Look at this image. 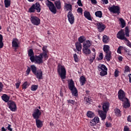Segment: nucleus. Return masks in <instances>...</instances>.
<instances>
[{
    "instance_id": "obj_1",
    "label": "nucleus",
    "mask_w": 131,
    "mask_h": 131,
    "mask_svg": "<svg viewBox=\"0 0 131 131\" xmlns=\"http://www.w3.org/2000/svg\"><path fill=\"white\" fill-rule=\"evenodd\" d=\"M54 4L50 0H47L46 6L49 8L50 12L55 14L57 13V10H61V2L56 1L54 2Z\"/></svg>"
},
{
    "instance_id": "obj_2",
    "label": "nucleus",
    "mask_w": 131,
    "mask_h": 131,
    "mask_svg": "<svg viewBox=\"0 0 131 131\" xmlns=\"http://www.w3.org/2000/svg\"><path fill=\"white\" fill-rule=\"evenodd\" d=\"M129 37V29L128 27H126L125 28V33L124 30L121 29L117 34V37L118 39H120L121 40H125L127 39L126 37Z\"/></svg>"
},
{
    "instance_id": "obj_3",
    "label": "nucleus",
    "mask_w": 131,
    "mask_h": 131,
    "mask_svg": "<svg viewBox=\"0 0 131 131\" xmlns=\"http://www.w3.org/2000/svg\"><path fill=\"white\" fill-rule=\"evenodd\" d=\"M68 88L70 91H71L73 97H78V91H77V89H76V87H75V85H74V81H73V80H70L68 84Z\"/></svg>"
},
{
    "instance_id": "obj_4",
    "label": "nucleus",
    "mask_w": 131,
    "mask_h": 131,
    "mask_svg": "<svg viewBox=\"0 0 131 131\" xmlns=\"http://www.w3.org/2000/svg\"><path fill=\"white\" fill-rule=\"evenodd\" d=\"M57 72L61 79H65L66 78V69H65L64 66L58 65L57 67Z\"/></svg>"
},
{
    "instance_id": "obj_5",
    "label": "nucleus",
    "mask_w": 131,
    "mask_h": 131,
    "mask_svg": "<svg viewBox=\"0 0 131 131\" xmlns=\"http://www.w3.org/2000/svg\"><path fill=\"white\" fill-rule=\"evenodd\" d=\"M97 69L100 72V76H105V75H107L108 69L104 64H99L97 66Z\"/></svg>"
},
{
    "instance_id": "obj_6",
    "label": "nucleus",
    "mask_w": 131,
    "mask_h": 131,
    "mask_svg": "<svg viewBox=\"0 0 131 131\" xmlns=\"http://www.w3.org/2000/svg\"><path fill=\"white\" fill-rule=\"evenodd\" d=\"M108 10L113 14H117V15L120 14V7L119 6L113 5L112 7H109Z\"/></svg>"
},
{
    "instance_id": "obj_7",
    "label": "nucleus",
    "mask_w": 131,
    "mask_h": 131,
    "mask_svg": "<svg viewBox=\"0 0 131 131\" xmlns=\"http://www.w3.org/2000/svg\"><path fill=\"white\" fill-rule=\"evenodd\" d=\"M7 106L10 111H12V112L17 111V104H16V102L13 100H10L8 101L7 103Z\"/></svg>"
},
{
    "instance_id": "obj_8",
    "label": "nucleus",
    "mask_w": 131,
    "mask_h": 131,
    "mask_svg": "<svg viewBox=\"0 0 131 131\" xmlns=\"http://www.w3.org/2000/svg\"><path fill=\"white\" fill-rule=\"evenodd\" d=\"M30 21L33 25H35L36 26H38L40 24V19L36 16L31 15Z\"/></svg>"
},
{
    "instance_id": "obj_9",
    "label": "nucleus",
    "mask_w": 131,
    "mask_h": 131,
    "mask_svg": "<svg viewBox=\"0 0 131 131\" xmlns=\"http://www.w3.org/2000/svg\"><path fill=\"white\" fill-rule=\"evenodd\" d=\"M41 115V112L38 108H36L34 110L32 114V116L34 119H39L40 116Z\"/></svg>"
},
{
    "instance_id": "obj_10",
    "label": "nucleus",
    "mask_w": 131,
    "mask_h": 131,
    "mask_svg": "<svg viewBox=\"0 0 131 131\" xmlns=\"http://www.w3.org/2000/svg\"><path fill=\"white\" fill-rule=\"evenodd\" d=\"M67 17L69 23L72 25L74 23V21H75V18L72 11H69L68 13Z\"/></svg>"
},
{
    "instance_id": "obj_11",
    "label": "nucleus",
    "mask_w": 131,
    "mask_h": 131,
    "mask_svg": "<svg viewBox=\"0 0 131 131\" xmlns=\"http://www.w3.org/2000/svg\"><path fill=\"white\" fill-rule=\"evenodd\" d=\"M43 58V56L42 54H40L39 55H36V60L35 61V64H37L38 65H40V64H42L43 61L42 59Z\"/></svg>"
},
{
    "instance_id": "obj_12",
    "label": "nucleus",
    "mask_w": 131,
    "mask_h": 131,
    "mask_svg": "<svg viewBox=\"0 0 131 131\" xmlns=\"http://www.w3.org/2000/svg\"><path fill=\"white\" fill-rule=\"evenodd\" d=\"M97 28L99 32H103L106 29V26L102 22H98L97 24Z\"/></svg>"
},
{
    "instance_id": "obj_13",
    "label": "nucleus",
    "mask_w": 131,
    "mask_h": 131,
    "mask_svg": "<svg viewBox=\"0 0 131 131\" xmlns=\"http://www.w3.org/2000/svg\"><path fill=\"white\" fill-rule=\"evenodd\" d=\"M109 107H110V104L108 102H105L103 103L102 110L104 113H107L109 111Z\"/></svg>"
},
{
    "instance_id": "obj_14",
    "label": "nucleus",
    "mask_w": 131,
    "mask_h": 131,
    "mask_svg": "<svg viewBox=\"0 0 131 131\" xmlns=\"http://www.w3.org/2000/svg\"><path fill=\"white\" fill-rule=\"evenodd\" d=\"M118 98L119 100L123 101V99L125 98V93L124 92V91H123V90H120L118 91Z\"/></svg>"
},
{
    "instance_id": "obj_15",
    "label": "nucleus",
    "mask_w": 131,
    "mask_h": 131,
    "mask_svg": "<svg viewBox=\"0 0 131 131\" xmlns=\"http://www.w3.org/2000/svg\"><path fill=\"white\" fill-rule=\"evenodd\" d=\"M32 6L34 7V9L35 10V11L36 10L37 13H40L41 9L40 8V4H39V3L37 2L35 4H33Z\"/></svg>"
},
{
    "instance_id": "obj_16",
    "label": "nucleus",
    "mask_w": 131,
    "mask_h": 131,
    "mask_svg": "<svg viewBox=\"0 0 131 131\" xmlns=\"http://www.w3.org/2000/svg\"><path fill=\"white\" fill-rule=\"evenodd\" d=\"M98 113L101 118V120H105L106 119L107 113H105L104 111L101 110H99Z\"/></svg>"
},
{
    "instance_id": "obj_17",
    "label": "nucleus",
    "mask_w": 131,
    "mask_h": 131,
    "mask_svg": "<svg viewBox=\"0 0 131 131\" xmlns=\"http://www.w3.org/2000/svg\"><path fill=\"white\" fill-rule=\"evenodd\" d=\"M35 75L36 78L38 79H42L43 78L42 77V72L41 70H38L37 72L34 74Z\"/></svg>"
},
{
    "instance_id": "obj_18",
    "label": "nucleus",
    "mask_w": 131,
    "mask_h": 131,
    "mask_svg": "<svg viewBox=\"0 0 131 131\" xmlns=\"http://www.w3.org/2000/svg\"><path fill=\"white\" fill-rule=\"evenodd\" d=\"M19 40L17 38H14L13 39L12 42V48H19V43H18Z\"/></svg>"
},
{
    "instance_id": "obj_19",
    "label": "nucleus",
    "mask_w": 131,
    "mask_h": 131,
    "mask_svg": "<svg viewBox=\"0 0 131 131\" xmlns=\"http://www.w3.org/2000/svg\"><path fill=\"white\" fill-rule=\"evenodd\" d=\"M99 121H100V120L99 119V117H95L90 122V125H91V126H94V125H96L97 123H99Z\"/></svg>"
},
{
    "instance_id": "obj_20",
    "label": "nucleus",
    "mask_w": 131,
    "mask_h": 131,
    "mask_svg": "<svg viewBox=\"0 0 131 131\" xmlns=\"http://www.w3.org/2000/svg\"><path fill=\"white\" fill-rule=\"evenodd\" d=\"M36 125L37 128H41L42 126H43V122L40 120L39 119H35Z\"/></svg>"
},
{
    "instance_id": "obj_21",
    "label": "nucleus",
    "mask_w": 131,
    "mask_h": 131,
    "mask_svg": "<svg viewBox=\"0 0 131 131\" xmlns=\"http://www.w3.org/2000/svg\"><path fill=\"white\" fill-rule=\"evenodd\" d=\"M92 45V42L89 40H86L83 43V48H91Z\"/></svg>"
},
{
    "instance_id": "obj_22",
    "label": "nucleus",
    "mask_w": 131,
    "mask_h": 131,
    "mask_svg": "<svg viewBox=\"0 0 131 131\" xmlns=\"http://www.w3.org/2000/svg\"><path fill=\"white\" fill-rule=\"evenodd\" d=\"M47 48H48L47 47V46H44L42 47V53H40L42 54V56H43V57H44L45 59H46V58H48V50L47 49Z\"/></svg>"
},
{
    "instance_id": "obj_23",
    "label": "nucleus",
    "mask_w": 131,
    "mask_h": 131,
    "mask_svg": "<svg viewBox=\"0 0 131 131\" xmlns=\"http://www.w3.org/2000/svg\"><path fill=\"white\" fill-rule=\"evenodd\" d=\"M82 53L83 54H84V55H86V56L89 55H91L92 51H91V49L90 48H82Z\"/></svg>"
},
{
    "instance_id": "obj_24",
    "label": "nucleus",
    "mask_w": 131,
    "mask_h": 131,
    "mask_svg": "<svg viewBox=\"0 0 131 131\" xmlns=\"http://www.w3.org/2000/svg\"><path fill=\"white\" fill-rule=\"evenodd\" d=\"M1 98L3 101L5 102V103H8L9 102H10V96H9L7 94H3Z\"/></svg>"
},
{
    "instance_id": "obj_25",
    "label": "nucleus",
    "mask_w": 131,
    "mask_h": 131,
    "mask_svg": "<svg viewBox=\"0 0 131 131\" xmlns=\"http://www.w3.org/2000/svg\"><path fill=\"white\" fill-rule=\"evenodd\" d=\"M84 17L88 19V20H90L92 21V15H91V13L88 11H85L84 12Z\"/></svg>"
},
{
    "instance_id": "obj_26",
    "label": "nucleus",
    "mask_w": 131,
    "mask_h": 131,
    "mask_svg": "<svg viewBox=\"0 0 131 131\" xmlns=\"http://www.w3.org/2000/svg\"><path fill=\"white\" fill-rule=\"evenodd\" d=\"M64 8L67 11L72 12V5L68 3H64Z\"/></svg>"
},
{
    "instance_id": "obj_27",
    "label": "nucleus",
    "mask_w": 131,
    "mask_h": 131,
    "mask_svg": "<svg viewBox=\"0 0 131 131\" xmlns=\"http://www.w3.org/2000/svg\"><path fill=\"white\" fill-rule=\"evenodd\" d=\"M75 46L78 52H80L81 51V49H82V45H81L80 42H76L75 44Z\"/></svg>"
},
{
    "instance_id": "obj_28",
    "label": "nucleus",
    "mask_w": 131,
    "mask_h": 131,
    "mask_svg": "<svg viewBox=\"0 0 131 131\" xmlns=\"http://www.w3.org/2000/svg\"><path fill=\"white\" fill-rule=\"evenodd\" d=\"M112 54V53L111 52L105 53L104 59H106V61H107V62H110V60H111V58H112V56L111 55Z\"/></svg>"
},
{
    "instance_id": "obj_29",
    "label": "nucleus",
    "mask_w": 131,
    "mask_h": 131,
    "mask_svg": "<svg viewBox=\"0 0 131 131\" xmlns=\"http://www.w3.org/2000/svg\"><path fill=\"white\" fill-rule=\"evenodd\" d=\"M86 81V79H85V77H84V76H81L80 77V82L81 83V85H84Z\"/></svg>"
},
{
    "instance_id": "obj_30",
    "label": "nucleus",
    "mask_w": 131,
    "mask_h": 131,
    "mask_svg": "<svg viewBox=\"0 0 131 131\" xmlns=\"http://www.w3.org/2000/svg\"><path fill=\"white\" fill-rule=\"evenodd\" d=\"M103 50L105 54L111 52L110 51V47L108 45H104Z\"/></svg>"
},
{
    "instance_id": "obj_31",
    "label": "nucleus",
    "mask_w": 131,
    "mask_h": 131,
    "mask_svg": "<svg viewBox=\"0 0 131 131\" xmlns=\"http://www.w3.org/2000/svg\"><path fill=\"white\" fill-rule=\"evenodd\" d=\"M86 116L89 118H94L95 117V113L91 111H89L87 112Z\"/></svg>"
},
{
    "instance_id": "obj_32",
    "label": "nucleus",
    "mask_w": 131,
    "mask_h": 131,
    "mask_svg": "<svg viewBox=\"0 0 131 131\" xmlns=\"http://www.w3.org/2000/svg\"><path fill=\"white\" fill-rule=\"evenodd\" d=\"M86 38H85V37H84V36H81L78 38V41H77V42H80V43H83V42L86 40Z\"/></svg>"
},
{
    "instance_id": "obj_33",
    "label": "nucleus",
    "mask_w": 131,
    "mask_h": 131,
    "mask_svg": "<svg viewBox=\"0 0 131 131\" xmlns=\"http://www.w3.org/2000/svg\"><path fill=\"white\" fill-rule=\"evenodd\" d=\"M115 114L116 116H118V117H120V116H121V111H120L119 108H115Z\"/></svg>"
},
{
    "instance_id": "obj_34",
    "label": "nucleus",
    "mask_w": 131,
    "mask_h": 131,
    "mask_svg": "<svg viewBox=\"0 0 131 131\" xmlns=\"http://www.w3.org/2000/svg\"><path fill=\"white\" fill-rule=\"evenodd\" d=\"M30 68L33 74H34L37 72V68H36L35 65H31Z\"/></svg>"
},
{
    "instance_id": "obj_35",
    "label": "nucleus",
    "mask_w": 131,
    "mask_h": 131,
    "mask_svg": "<svg viewBox=\"0 0 131 131\" xmlns=\"http://www.w3.org/2000/svg\"><path fill=\"white\" fill-rule=\"evenodd\" d=\"M119 21L121 22V27L122 28H124V27L126 26V23H125V20L123 19L122 18H120L119 19Z\"/></svg>"
},
{
    "instance_id": "obj_36",
    "label": "nucleus",
    "mask_w": 131,
    "mask_h": 131,
    "mask_svg": "<svg viewBox=\"0 0 131 131\" xmlns=\"http://www.w3.org/2000/svg\"><path fill=\"white\" fill-rule=\"evenodd\" d=\"M109 37H108L107 35H104L103 36L102 38V41L104 43H107V42L109 41Z\"/></svg>"
},
{
    "instance_id": "obj_37",
    "label": "nucleus",
    "mask_w": 131,
    "mask_h": 131,
    "mask_svg": "<svg viewBox=\"0 0 131 131\" xmlns=\"http://www.w3.org/2000/svg\"><path fill=\"white\" fill-rule=\"evenodd\" d=\"M4 39V37L3 35L0 34V49H3L4 48V42L3 40Z\"/></svg>"
},
{
    "instance_id": "obj_38",
    "label": "nucleus",
    "mask_w": 131,
    "mask_h": 131,
    "mask_svg": "<svg viewBox=\"0 0 131 131\" xmlns=\"http://www.w3.org/2000/svg\"><path fill=\"white\" fill-rule=\"evenodd\" d=\"M4 4L5 8H9L11 6V1L10 0H4Z\"/></svg>"
},
{
    "instance_id": "obj_39",
    "label": "nucleus",
    "mask_w": 131,
    "mask_h": 131,
    "mask_svg": "<svg viewBox=\"0 0 131 131\" xmlns=\"http://www.w3.org/2000/svg\"><path fill=\"white\" fill-rule=\"evenodd\" d=\"M95 16H96V17H98V18H102L103 13H102V11H97L95 12Z\"/></svg>"
},
{
    "instance_id": "obj_40",
    "label": "nucleus",
    "mask_w": 131,
    "mask_h": 131,
    "mask_svg": "<svg viewBox=\"0 0 131 131\" xmlns=\"http://www.w3.org/2000/svg\"><path fill=\"white\" fill-rule=\"evenodd\" d=\"M28 86H29V84H28V82L26 81L23 84L22 89L23 90H26V89H27Z\"/></svg>"
},
{
    "instance_id": "obj_41",
    "label": "nucleus",
    "mask_w": 131,
    "mask_h": 131,
    "mask_svg": "<svg viewBox=\"0 0 131 131\" xmlns=\"http://www.w3.org/2000/svg\"><path fill=\"white\" fill-rule=\"evenodd\" d=\"M29 57H31L32 56L34 55V52H33V50L32 49H30L28 51Z\"/></svg>"
},
{
    "instance_id": "obj_42",
    "label": "nucleus",
    "mask_w": 131,
    "mask_h": 131,
    "mask_svg": "<svg viewBox=\"0 0 131 131\" xmlns=\"http://www.w3.org/2000/svg\"><path fill=\"white\" fill-rule=\"evenodd\" d=\"M38 88V85H32L31 87V91L34 92L35 91H36V90H37Z\"/></svg>"
},
{
    "instance_id": "obj_43",
    "label": "nucleus",
    "mask_w": 131,
    "mask_h": 131,
    "mask_svg": "<svg viewBox=\"0 0 131 131\" xmlns=\"http://www.w3.org/2000/svg\"><path fill=\"white\" fill-rule=\"evenodd\" d=\"M35 12V10L34 9L33 6L32 5L31 7L28 10L29 13H34Z\"/></svg>"
},
{
    "instance_id": "obj_44",
    "label": "nucleus",
    "mask_w": 131,
    "mask_h": 131,
    "mask_svg": "<svg viewBox=\"0 0 131 131\" xmlns=\"http://www.w3.org/2000/svg\"><path fill=\"white\" fill-rule=\"evenodd\" d=\"M36 58V55H35V56H34V55H32V56H30V60L32 62H35Z\"/></svg>"
},
{
    "instance_id": "obj_45",
    "label": "nucleus",
    "mask_w": 131,
    "mask_h": 131,
    "mask_svg": "<svg viewBox=\"0 0 131 131\" xmlns=\"http://www.w3.org/2000/svg\"><path fill=\"white\" fill-rule=\"evenodd\" d=\"M124 107L126 109H127V108H129V107H130V103L128 101H127L124 104Z\"/></svg>"
},
{
    "instance_id": "obj_46",
    "label": "nucleus",
    "mask_w": 131,
    "mask_h": 131,
    "mask_svg": "<svg viewBox=\"0 0 131 131\" xmlns=\"http://www.w3.org/2000/svg\"><path fill=\"white\" fill-rule=\"evenodd\" d=\"M84 100H85V101H86V103H88L89 104H91L92 99H91L90 98L85 97Z\"/></svg>"
},
{
    "instance_id": "obj_47",
    "label": "nucleus",
    "mask_w": 131,
    "mask_h": 131,
    "mask_svg": "<svg viewBox=\"0 0 131 131\" xmlns=\"http://www.w3.org/2000/svg\"><path fill=\"white\" fill-rule=\"evenodd\" d=\"M98 57V60L101 61V60H103V58H104V55H103L102 53H100Z\"/></svg>"
},
{
    "instance_id": "obj_48",
    "label": "nucleus",
    "mask_w": 131,
    "mask_h": 131,
    "mask_svg": "<svg viewBox=\"0 0 131 131\" xmlns=\"http://www.w3.org/2000/svg\"><path fill=\"white\" fill-rule=\"evenodd\" d=\"M74 59L75 62H76V63L78 62V57L77 56V54H74Z\"/></svg>"
},
{
    "instance_id": "obj_49",
    "label": "nucleus",
    "mask_w": 131,
    "mask_h": 131,
    "mask_svg": "<svg viewBox=\"0 0 131 131\" xmlns=\"http://www.w3.org/2000/svg\"><path fill=\"white\" fill-rule=\"evenodd\" d=\"M130 71L129 67L126 66L124 68V73H125L126 72H130Z\"/></svg>"
},
{
    "instance_id": "obj_50",
    "label": "nucleus",
    "mask_w": 131,
    "mask_h": 131,
    "mask_svg": "<svg viewBox=\"0 0 131 131\" xmlns=\"http://www.w3.org/2000/svg\"><path fill=\"white\" fill-rule=\"evenodd\" d=\"M114 74L115 77H118L119 76V71L118 70H115Z\"/></svg>"
},
{
    "instance_id": "obj_51",
    "label": "nucleus",
    "mask_w": 131,
    "mask_h": 131,
    "mask_svg": "<svg viewBox=\"0 0 131 131\" xmlns=\"http://www.w3.org/2000/svg\"><path fill=\"white\" fill-rule=\"evenodd\" d=\"M30 71H31V68L27 66V70H26L27 75H29V74L30 73Z\"/></svg>"
},
{
    "instance_id": "obj_52",
    "label": "nucleus",
    "mask_w": 131,
    "mask_h": 131,
    "mask_svg": "<svg viewBox=\"0 0 131 131\" xmlns=\"http://www.w3.org/2000/svg\"><path fill=\"white\" fill-rule=\"evenodd\" d=\"M67 102L69 104H72V105H74V103L75 102V100L69 99V100H67Z\"/></svg>"
},
{
    "instance_id": "obj_53",
    "label": "nucleus",
    "mask_w": 131,
    "mask_h": 131,
    "mask_svg": "<svg viewBox=\"0 0 131 131\" xmlns=\"http://www.w3.org/2000/svg\"><path fill=\"white\" fill-rule=\"evenodd\" d=\"M95 59H96V53H94V55H93V57L90 58V61L91 62V63H93Z\"/></svg>"
},
{
    "instance_id": "obj_54",
    "label": "nucleus",
    "mask_w": 131,
    "mask_h": 131,
    "mask_svg": "<svg viewBox=\"0 0 131 131\" xmlns=\"http://www.w3.org/2000/svg\"><path fill=\"white\" fill-rule=\"evenodd\" d=\"M77 4L79 7H83V5L81 3V0H78Z\"/></svg>"
},
{
    "instance_id": "obj_55",
    "label": "nucleus",
    "mask_w": 131,
    "mask_h": 131,
    "mask_svg": "<svg viewBox=\"0 0 131 131\" xmlns=\"http://www.w3.org/2000/svg\"><path fill=\"white\" fill-rule=\"evenodd\" d=\"M125 41H126L127 42V46L129 47V48H131V42L128 40V39H126V40H125Z\"/></svg>"
},
{
    "instance_id": "obj_56",
    "label": "nucleus",
    "mask_w": 131,
    "mask_h": 131,
    "mask_svg": "<svg viewBox=\"0 0 131 131\" xmlns=\"http://www.w3.org/2000/svg\"><path fill=\"white\" fill-rule=\"evenodd\" d=\"M20 84H21V82L19 81H18L16 83H15V85H16V89H19V86H20Z\"/></svg>"
},
{
    "instance_id": "obj_57",
    "label": "nucleus",
    "mask_w": 131,
    "mask_h": 131,
    "mask_svg": "<svg viewBox=\"0 0 131 131\" xmlns=\"http://www.w3.org/2000/svg\"><path fill=\"white\" fill-rule=\"evenodd\" d=\"M4 89V84L2 82H0V93L3 92V89Z\"/></svg>"
},
{
    "instance_id": "obj_58",
    "label": "nucleus",
    "mask_w": 131,
    "mask_h": 131,
    "mask_svg": "<svg viewBox=\"0 0 131 131\" xmlns=\"http://www.w3.org/2000/svg\"><path fill=\"white\" fill-rule=\"evenodd\" d=\"M102 4H103V5H107V4H108V0H101Z\"/></svg>"
},
{
    "instance_id": "obj_59",
    "label": "nucleus",
    "mask_w": 131,
    "mask_h": 131,
    "mask_svg": "<svg viewBox=\"0 0 131 131\" xmlns=\"http://www.w3.org/2000/svg\"><path fill=\"white\" fill-rule=\"evenodd\" d=\"M118 54H121V47H119L117 51Z\"/></svg>"
},
{
    "instance_id": "obj_60",
    "label": "nucleus",
    "mask_w": 131,
    "mask_h": 131,
    "mask_svg": "<svg viewBox=\"0 0 131 131\" xmlns=\"http://www.w3.org/2000/svg\"><path fill=\"white\" fill-rule=\"evenodd\" d=\"M105 126L106 127H111V123L106 122Z\"/></svg>"
},
{
    "instance_id": "obj_61",
    "label": "nucleus",
    "mask_w": 131,
    "mask_h": 131,
    "mask_svg": "<svg viewBox=\"0 0 131 131\" xmlns=\"http://www.w3.org/2000/svg\"><path fill=\"white\" fill-rule=\"evenodd\" d=\"M77 12L78 13H82V8L80 7L78 8Z\"/></svg>"
},
{
    "instance_id": "obj_62",
    "label": "nucleus",
    "mask_w": 131,
    "mask_h": 131,
    "mask_svg": "<svg viewBox=\"0 0 131 131\" xmlns=\"http://www.w3.org/2000/svg\"><path fill=\"white\" fill-rule=\"evenodd\" d=\"M11 126H12V125H11V124H8V126L7 127V129H8V130H10V131L13 130V129H12V128H11Z\"/></svg>"
},
{
    "instance_id": "obj_63",
    "label": "nucleus",
    "mask_w": 131,
    "mask_h": 131,
    "mask_svg": "<svg viewBox=\"0 0 131 131\" xmlns=\"http://www.w3.org/2000/svg\"><path fill=\"white\" fill-rule=\"evenodd\" d=\"M127 121L128 122H131V116L129 115L127 118Z\"/></svg>"
},
{
    "instance_id": "obj_64",
    "label": "nucleus",
    "mask_w": 131,
    "mask_h": 131,
    "mask_svg": "<svg viewBox=\"0 0 131 131\" xmlns=\"http://www.w3.org/2000/svg\"><path fill=\"white\" fill-rule=\"evenodd\" d=\"M128 77H129V82L131 83V74L128 75Z\"/></svg>"
}]
</instances>
